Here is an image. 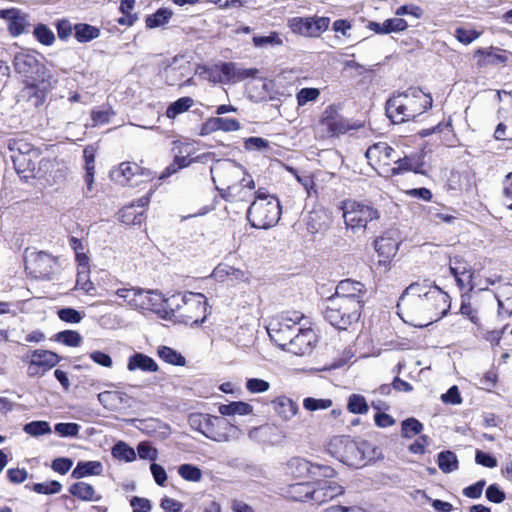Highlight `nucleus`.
I'll use <instances>...</instances> for the list:
<instances>
[{
	"label": "nucleus",
	"mask_w": 512,
	"mask_h": 512,
	"mask_svg": "<svg viewBox=\"0 0 512 512\" xmlns=\"http://www.w3.org/2000/svg\"><path fill=\"white\" fill-rule=\"evenodd\" d=\"M450 307L449 295L427 280L410 284L401 294L397 304L400 317L405 322L419 327L442 319Z\"/></svg>",
	"instance_id": "obj_1"
},
{
	"label": "nucleus",
	"mask_w": 512,
	"mask_h": 512,
	"mask_svg": "<svg viewBox=\"0 0 512 512\" xmlns=\"http://www.w3.org/2000/svg\"><path fill=\"white\" fill-rule=\"evenodd\" d=\"M13 67L20 74L27 88V93L35 106L41 105L47 93L56 85L57 79L52 72L43 65L35 51L24 50L15 54Z\"/></svg>",
	"instance_id": "obj_2"
},
{
	"label": "nucleus",
	"mask_w": 512,
	"mask_h": 512,
	"mask_svg": "<svg viewBox=\"0 0 512 512\" xmlns=\"http://www.w3.org/2000/svg\"><path fill=\"white\" fill-rule=\"evenodd\" d=\"M432 98L416 87L394 94L386 102L387 116L393 123H403L415 119L431 108Z\"/></svg>",
	"instance_id": "obj_3"
},
{
	"label": "nucleus",
	"mask_w": 512,
	"mask_h": 512,
	"mask_svg": "<svg viewBox=\"0 0 512 512\" xmlns=\"http://www.w3.org/2000/svg\"><path fill=\"white\" fill-rule=\"evenodd\" d=\"M169 315L186 325L202 324L208 315L206 297L201 293L186 292L168 298Z\"/></svg>",
	"instance_id": "obj_4"
},
{
	"label": "nucleus",
	"mask_w": 512,
	"mask_h": 512,
	"mask_svg": "<svg viewBox=\"0 0 512 512\" xmlns=\"http://www.w3.org/2000/svg\"><path fill=\"white\" fill-rule=\"evenodd\" d=\"M281 215L279 199L260 188L255 192L254 201L247 210V219L252 227L269 229L274 227Z\"/></svg>",
	"instance_id": "obj_5"
},
{
	"label": "nucleus",
	"mask_w": 512,
	"mask_h": 512,
	"mask_svg": "<svg viewBox=\"0 0 512 512\" xmlns=\"http://www.w3.org/2000/svg\"><path fill=\"white\" fill-rule=\"evenodd\" d=\"M367 442L358 443L349 436H336L329 445V453L339 461L351 467H362L366 463Z\"/></svg>",
	"instance_id": "obj_6"
},
{
	"label": "nucleus",
	"mask_w": 512,
	"mask_h": 512,
	"mask_svg": "<svg viewBox=\"0 0 512 512\" xmlns=\"http://www.w3.org/2000/svg\"><path fill=\"white\" fill-rule=\"evenodd\" d=\"M362 308L356 307L354 302L329 297L324 302L323 315L326 321L340 330H346L351 324L357 322Z\"/></svg>",
	"instance_id": "obj_7"
},
{
	"label": "nucleus",
	"mask_w": 512,
	"mask_h": 512,
	"mask_svg": "<svg viewBox=\"0 0 512 512\" xmlns=\"http://www.w3.org/2000/svg\"><path fill=\"white\" fill-rule=\"evenodd\" d=\"M340 209L343 211L346 228L353 233L364 231L369 222L380 217L379 211L373 206L353 200L342 201Z\"/></svg>",
	"instance_id": "obj_8"
},
{
	"label": "nucleus",
	"mask_w": 512,
	"mask_h": 512,
	"mask_svg": "<svg viewBox=\"0 0 512 512\" xmlns=\"http://www.w3.org/2000/svg\"><path fill=\"white\" fill-rule=\"evenodd\" d=\"M303 321H305V317L300 312L283 314L269 322L267 332L271 340L284 350Z\"/></svg>",
	"instance_id": "obj_9"
},
{
	"label": "nucleus",
	"mask_w": 512,
	"mask_h": 512,
	"mask_svg": "<svg viewBox=\"0 0 512 512\" xmlns=\"http://www.w3.org/2000/svg\"><path fill=\"white\" fill-rule=\"evenodd\" d=\"M8 148L18 173L25 174L36 169L40 152L32 144L23 139H10L8 141Z\"/></svg>",
	"instance_id": "obj_10"
},
{
	"label": "nucleus",
	"mask_w": 512,
	"mask_h": 512,
	"mask_svg": "<svg viewBox=\"0 0 512 512\" xmlns=\"http://www.w3.org/2000/svg\"><path fill=\"white\" fill-rule=\"evenodd\" d=\"M247 171L231 160L219 161L211 167V175L220 195L235 183L244 180Z\"/></svg>",
	"instance_id": "obj_11"
},
{
	"label": "nucleus",
	"mask_w": 512,
	"mask_h": 512,
	"mask_svg": "<svg viewBox=\"0 0 512 512\" xmlns=\"http://www.w3.org/2000/svg\"><path fill=\"white\" fill-rule=\"evenodd\" d=\"M21 361L27 364V375L31 378L42 377L46 372L55 367L60 357L45 349L28 350L23 356Z\"/></svg>",
	"instance_id": "obj_12"
},
{
	"label": "nucleus",
	"mask_w": 512,
	"mask_h": 512,
	"mask_svg": "<svg viewBox=\"0 0 512 512\" xmlns=\"http://www.w3.org/2000/svg\"><path fill=\"white\" fill-rule=\"evenodd\" d=\"M110 177L121 185L134 187L152 180L153 174L149 169L143 168L135 162H122L111 171Z\"/></svg>",
	"instance_id": "obj_13"
},
{
	"label": "nucleus",
	"mask_w": 512,
	"mask_h": 512,
	"mask_svg": "<svg viewBox=\"0 0 512 512\" xmlns=\"http://www.w3.org/2000/svg\"><path fill=\"white\" fill-rule=\"evenodd\" d=\"M395 151L386 142L371 145L365 153L370 166L382 177H391V162H394Z\"/></svg>",
	"instance_id": "obj_14"
},
{
	"label": "nucleus",
	"mask_w": 512,
	"mask_h": 512,
	"mask_svg": "<svg viewBox=\"0 0 512 512\" xmlns=\"http://www.w3.org/2000/svg\"><path fill=\"white\" fill-rule=\"evenodd\" d=\"M330 18L328 17H292L288 19L287 26L292 33L316 38L329 28Z\"/></svg>",
	"instance_id": "obj_15"
},
{
	"label": "nucleus",
	"mask_w": 512,
	"mask_h": 512,
	"mask_svg": "<svg viewBox=\"0 0 512 512\" xmlns=\"http://www.w3.org/2000/svg\"><path fill=\"white\" fill-rule=\"evenodd\" d=\"M205 426L202 434L212 441L230 442L239 438L237 427L220 417L209 415Z\"/></svg>",
	"instance_id": "obj_16"
},
{
	"label": "nucleus",
	"mask_w": 512,
	"mask_h": 512,
	"mask_svg": "<svg viewBox=\"0 0 512 512\" xmlns=\"http://www.w3.org/2000/svg\"><path fill=\"white\" fill-rule=\"evenodd\" d=\"M304 322H307L306 320ZM317 342V335L306 323H300L299 329L294 332L292 339L284 349L294 355L302 356L310 353Z\"/></svg>",
	"instance_id": "obj_17"
},
{
	"label": "nucleus",
	"mask_w": 512,
	"mask_h": 512,
	"mask_svg": "<svg viewBox=\"0 0 512 512\" xmlns=\"http://www.w3.org/2000/svg\"><path fill=\"white\" fill-rule=\"evenodd\" d=\"M324 478L317 479L314 482V487H308V493L312 494V501L318 505L333 500L344 493L343 486L332 480V477Z\"/></svg>",
	"instance_id": "obj_18"
},
{
	"label": "nucleus",
	"mask_w": 512,
	"mask_h": 512,
	"mask_svg": "<svg viewBox=\"0 0 512 512\" xmlns=\"http://www.w3.org/2000/svg\"><path fill=\"white\" fill-rule=\"evenodd\" d=\"M289 469L296 478L334 477L335 471L329 466L313 464L305 459L295 458L289 462Z\"/></svg>",
	"instance_id": "obj_19"
},
{
	"label": "nucleus",
	"mask_w": 512,
	"mask_h": 512,
	"mask_svg": "<svg viewBox=\"0 0 512 512\" xmlns=\"http://www.w3.org/2000/svg\"><path fill=\"white\" fill-rule=\"evenodd\" d=\"M138 309L148 310L167 318L169 315L168 298L158 290H145L140 288Z\"/></svg>",
	"instance_id": "obj_20"
},
{
	"label": "nucleus",
	"mask_w": 512,
	"mask_h": 512,
	"mask_svg": "<svg viewBox=\"0 0 512 512\" xmlns=\"http://www.w3.org/2000/svg\"><path fill=\"white\" fill-rule=\"evenodd\" d=\"M364 285L361 282L345 279L338 283L335 293L331 296L337 300L354 302L356 307H363Z\"/></svg>",
	"instance_id": "obj_21"
},
{
	"label": "nucleus",
	"mask_w": 512,
	"mask_h": 512,
	"mask_svg": "<svg viewBox=\"0 0 512 512\" xmlns=\"http://www.w3.org/2000/svg\"><path fill=\"white\" fill-rule=\"evenodd\" d=\"M27 269L31 270V273L38 278H50L56 265V260L50 254L39 251L32 252L26 259Z\"/></svg>",
	"instance_id": "obj_22"
},
{
	"label": "nucleus",
	"mask_w": 512,
	"mask_h": 512,
	"mask_svg": "<svg viewBox=\"0 0 512 512\" xmlns=\"http://www.w3.org/2000/svg\"><path fill=\"white\" fill-rule=\"evenodd\" d=\"M192 66L184 55L175 56L164 69V75L169 85H175L183 78L190 76Z\"/></svg>",
	"instance_id": "obj_23"
},
{
	"label": "nucleus",
	"mask_w": 512,
	"mask_h": 512,
	"mask_svg": "<svg viewBox=\"0 0 512 512\" xmlns=\"http://www.w3.org/2000/svg\"><path fill=\"white\" fill-rule=\"evenodd\" d=\"M254 189L255 182L251 175L247 174L244 180L235 183L220 196L228 202H246L252 197Z\"/></svg>",
	"instance_id": "obj_24"
},
{
	"label": "nucleus",
	"mask_w": 512,
	"mask_h": 512,
	"mask_svg": "<svg viewBox=\"0 0 512 512\" xmlns=\"http://www.w3.org/2000/svg\"><path fill=\"white\" fill-rule=\"evenodd\" d=\"M0 19L7 21L8 31L13 37L26 33L29 27L28 15L16 8L0 10Z\"/></svg>",
	"instance_id": "obj_25"
},
{
	"label": "nucleus",
	"mask_w": 512,
	"mask_h": 512,
	"mask_svg": "<svg viewBox=\"0 0 512 512\" xmlns=\"http://www.w3.org/2000/svg\"><path fill=\"white\" fill-rule=\"evenodd\" d=\"M213 277L220 282L230 285H236L241 282H249L251 275L248 271H244L228 264H219L212 273Z\"/></svg>",
	"instance_id": "obj_26"
},
{
	"label": "nucleus",
	"mask_w": 512,
	"mask_h": 512,
	"mask_svg": "<svg viewBox=\"0 0 512 512\" xmlns=\"http://www.w3.org/2000/svg\"><path fill=\"white\" fill-rule=\"evenodd\" d=\"M479 67L488 65L507 64L512 59V53L498 48L478 49L474 55Z\"/></svg>",
	"instance_id": "obj_27"
},
{
	"label": "nucleus",
	"mask_w": 512,
	"mask_h": 512,
	"mask_svg": "<svg viewBox=\"0 0 512 512\" xmlns=\"http://www.w3.org/2000/svg\"><path fill=\"white\" fill-rule=\"evenodd\" d=\"M320 123L329 136L344 134L350 128L348 123L332 107H328L323 112Z\"/></svg>",
	"instance_id": "obj_28"
},
{
	"label": "nucleus",
	"mask_w": 512,
	"mask_h": 512,
	"mask_svg": "<svg viewBox=\"0 0 512 512\" xmlns=\"http://www.w3.org/2000/svg\"><path fill=\"white\" fill-rule=\"evenodd\" d=\"M178 149V154L175 155L173 163L166 167L159 176V179L168 178L178 170L188 167L193 162V159H191L190 156L193 154L194 148L190 144L180 143Z\"/></svg>",
	"instance_id": "obj_29"
},
{
	"label": "nucleus",
	"mask_w": 512,
	"mask_h": 512,
	"mask_svg": "<svg viewBox=\"0 0 512 512\" xmlns=\"http://www.w3.org/2000/svg\"><path fill=\"white\" fill-rule=\"evenodd\" d=\"M98 401L111 411H117L122 408L132 406V398L120 391H104L97 395Z\"/></svg>",
	"instance_id": "obj_30"
},
{
	"label": "nucleus",
	"mask_w": 512,
	"mask_h": 512,
	"mask_svg": "<svg viewBox=\"0 0 512 512\" xmlns=\"http://www.w3.org/2000/svg\"><path fill=\"white\" fill-rule=\"evenodd\" d=\"M127 369L130 372L140 370L142 372L154 373L159 370V366L150 356L136 352L128 358Z\"/></svg>",
	"instance_id": "obj_31"
},
{
	"label": "nucleus",
	"mask_w": 512,
	"mask_h": 512,
	"mask_svg": "<svg viewBox=\"0 0 512 512\" xmlns=\"http://www.w3.org/2000/svg\"><path fill=\"white\" fill-rule=\"evenodd\" d=\"M494 297L498 302L499 314H512V284L502 283L494 292Z\"/></svg>",
	"instance_id": "obj_32"
},
{
	"label": "nucleus",
	"mask_w": 512,
	"mask_h": 512,
	"mask_svg": "<svg viewBox=\"0 0 512 512\" xmlns=\"http://www.w3.org/2000/svg\"><path fill=\"white\" fill-rule=\"evenodd\" d=\"M450 271L461 289L468 288L469 284L473 282L475 273L472 272L470 268H468L467 264L460 259H455V261L450 265Z\"/></svg>",
	"instance_id": "obj_33"
},
{
	"label": "nucleus",
	"mask_w": 512,
	"mask_h": 512,
	"mask_svg": "<svg viewBox=\"0 0 512 512\" xmlns=\"http://www.w3.org/2000/svg\"><path fill=\"white\" fill-rule=\"evenodd\" d=\"M276 414L283 420H291L298 412V405L286 396H279L273 401Z\"/></svg>",
	"instance_id": "obj_34"
},
{
	"label": "nucleus",
	"mask_w": 512,
	"mask_h": 512,
	"mask_svg": "<svg viewBox=\"0 0 512 512\" xmlns=\"http://www.w3.org/2000/svg\"><path fill=\"white\" fill-rule=\"evenodd\" d=\"M394 164L395 166L392 167L391 176L408 171L418 172L423 165L420 157L416 155H409L404 158L395 157Z\"/></svg>",
	"instance_id": "obj_35"
},
{
	"label": "nucleus",
	"mask_w": 512,
	"mask_h": 512,
	"mask_svg": "<svg viewBox=\"0 0 512 512\" xmlns=\"http://www.w3.org/2000/svg\"><path fill=\"white\" fill-rule=\"evenodd\" d=\"M69 492L74 497L86 502H98L101 495L97 494L94 487L86 482H76L69 487Z\"/></svg>",
	"instance_id": "obj_36"
},
{
	"label": "nucleus",
	"mask_w": 512,
	"mask_h": 512,
	"mask_svg": "<svg viewBox=\"0 0 512 512\" xmlns=\"http://www.w3.org/2000/svg\"><path fill=\"white\" fill-rule=\"evenodd\" d=\"M103 472V465L100 461H80L72 471L74 479H81L88 476H98Z\"/></svg>",
	"instance_id": "obj_37"
},
{
	"label": "nucleus",
	"mask_w": 512,
	"mask_h": 512,
	"mask_svg": "<svg viewBox=\"0 0 512 512\" xmlns=\"http://www.w3.org/2000/svg\"><path fill=\"white\" fill-rule=\"evenodd\" d=\"M253 412V406L247 402L235 401L219 406V413L223 416H245Z\"/></svg>",
	"instance_id": "obj_38"
},
{
	"label": "nucleus",
	"mask_w": 512,
	"mask_h": 512,
	"mask_svg": "<svg viewBox=\"0 0 512 512\" xmlns=\"http://www.w3.org/2000/svg\"><path fill=\"white\" fill-rule=\"evenodd\" d=\"M98 27L87 23H78L74 26V36L79 43H87L100 36Z\"/></svg>",
	"instance_id": "obj_39"
},
{
	"label": "nucleus",
	"mask_w": 512,
	"mask_h": 512,
	"mask_svg": "<svg viewBox=\"0 0 512 512\" xmlns=\"http://www.w3.org/2000/svg\"><path fill=\"white\" fill-rule=\"evenodd\" d=\"M460 313L475 326L473 333L475 336H479L483 332V325L478 310L470 302H463L460 307Z\"/></svg>",
	"instance_id": "obj_40"
},
{
	"label": "nucleus",
	"mask_w": 512,
	"mask_h": 512,
	"mask_svg": "<svg viewBox=\"0 0 512 512\" xmlns=\"http://www.w3.org/2000/svg\"><path fill=\"white\" fill-rule=\"evenodd\" d=\"M173 16L172 10L168 8H160L154 14L149 15L145 19V25L149 29H154L167 24Z\"/></svg>",
	"instance_id": "obj_41"
},
{
	"label": "nucleus",
	"mask_w": 512,
	"mask_h": 512,
	"mask_svg": "<svg viewBox=\"0 0 512 512\" xmlns=\"http://www.w3.org/2000/svg\"><path fill=\"white\" fill-rule=\"evenodd\" d=\"M437 464L443 473H451L458 469V459L452 451H442L438 454Z\"/></svg>",
	"instance_id": "obj_42"
},
{
	"label": "nucleus",
	"mask_w": 512,
	"mask_h": 512,
	"mask_svg": "<svg viewBox=\"0 0 512 512\" xmlns=\"http://www.w3.org/2000/svg\"><path fill=\"white\" fill-rule=\"evenodd\" d=\"M157 354L160 359L171 365L184 366L186 364L185 357L171 347L160 346Z\"/></svg>",
	"instance_id": "obj_43"
},
{
	"label": "nucleus",
	"mask_w": 512,
	"mask_h": 512,
	"mask_svg": "<svg viewBox=\"0 0 512 512\" xmlns=\"http://www.w3.org/2000/svg\"><path fill=\"white\" fill-rule=\"evenodd\" d=\"M120 219L126 225H140L143 221V210L137 211L131 204L120 211Z\"/></svg>",
	"instance_id": "obj_44"
},
{
	"label": "nucleus",
	"mask_w": 512,
	"mask_h": 512,
	"mask_svg": "<svg viewBox=\"0 0 512 512\" xmlns=\"http://www.w3.org/2000/svg\"><path fill=\"white\" fill-rule=\"evenodd\" d=\"M253 45L257 48H265V47H276L283 45V39L281 34L273 31L270 32L267 36H254L252 38Z\"/></svg>",
	"instance_id": "obj_45"
},
{
	"label": "nucleus",
	"mask_w": 512,
	"mask_h": 512,
	"mask_svg": "<svg viewBox=\"0 0 512 512\" xmlns=\"http://www.w3.org/2000/svg\"><path fill=\"white\" fill-rule=\"evenodd\" d=\"M347 410L352 414H366L369 410V405L363 395L351 394L348 397Z\"/></svg>",
	"instance_id": "obj_46"
},
{
	"label": "nucleus",
	"mask_w": 512,
	"mask_h": 512,
	"mask_svg": "<svg viewBox=\"0 0 512 512\" xmlns=\"http://www.w3.org/2000/svg\"><path fill=\"white\" fill-rule=\"evenodd\" d=\"M139 293L140 288L137 287L119 288L115 291V294L134 310L138 309Z\"/></svg>",
	"instance_id": "obj_47"
},
{
	"label": "nucleus",
	"mask_w": 512,
	"mask_h": 512,
	"mask_svg": "<svg viewBox=\"0 0 512 512\" xmlns=\"http://www.w3.org/2000/svg\"><path fill=\"white\" fill-rule=\"evenodd\" d=\"M36 40L45 46H51L55 42L54 32L45 24L39 23L33 29Z\"/></svg>",
	"instance_id": "obj_48"
},
{
	"label": "nucleus",
	"mask_w": 512,
	"mask_h": 512,
	"mask_svg": "<svg viewBox=\"0 0 512 512\" xmlns=\"http://www.w3.org/2000/svg\"><path fill=\"white\" fill-rule=\"evenodd\" d=\"M193 105V99L190 97H182L171 103L167 110L166 116L168 118H175L177 115L187 111Z\"/></svg>",
	"instance_id": "obj_49"
},
{
	"label": "nucleus",
	"mask_w": 512,
	"mask_h": 512,
	"mask_svg": "<svg viewBox=\"0 0 512 512\" xmlns=\"http://www.w3.org/2000/svg\"><path fill=\"white\" fill-rule=\"evenodd\" d=\"M308 487H314V482L295 483L291 485L290 494L297 501H312V494L308 493Z\"/></svg>",
	"instance_id": "obj_50"
},
{
	"label": "nucleus",
	"mask_w": 512,
	"mask_h": 512,
	"mask_svg": "<svg viewBox=\"0 0 512 512\" xmlns=\"http://www.w3.org/2000/svg\"><path fill=\"white\" fill-rule=\"evenodd\" d=\"M423 430V425L416 418H408L401 424V435L404 438H412Z\"/></svg>",
	"instance_id": "obj_51"
},
{
	"label": "nucleus",
	"mask_w": 512,
	"mask_h": 512,
	"mask_svg": "<svg viewBox=\"0 0 512 512\" xmlns=\"http://www.w3.org/2000/svg\"><path fill=\"white\" fill-rule=\"evenodd\" d=\"M112 455L119 460L131 462L136 459V453L133 448L129 447L124 442L117 443L112 449Z\"/></svg>",
	"instance_id": "obj_52"
},
{
	"label": "nucleus",
	"mask_w": 512,
	"mask_h": 512,
	"mask_svg": "<svg viewBox=\"0 0 512 512\" xmlns=\"http://www.w3.org/2000/svg\"><path fill=\"white\" fill-rule=\"evenodd\" d=\"M23 430L25 433L34 437L51 433V427L47 421H32L27 423Z\"/></svg>",
	"instance_id": "obj_53"
},
{
	"label": "nucleus",
	"mask_w": 512,
	"mask_h": 512,
	"mask_svg": "<svg viewBox=\"0 0 512 512\" xmlns=\"http://www.w3.org/2000/svg\"><path fill=\"white\" fill-rule=\"evenodd\" d=\"M56 339L62 344L69 347H78L82 342L81 335L74 330H65L59 332L56 336Z\"/></svg>",
	"instance_id": "obj_54"
},
{
	"label": "nucleus",
	"mask_w": 512,
	"mask_h": 512,
	"mask_svg": "<svg viewBox=\"0 0 512 512\" xmlns=\"http://www.w3.org/2000/svg\"><path fill=\"white\" fill-rule=\"evenodd\" d=\"M178 474L186 481L198 482L202 478L201 470L191 464H182L178 468Z\"/></svg>",
	"instance_id": "obj_55"
},
{
	"label": "nucleus",
	"mask_w": 512,
	"mask_h": 512,
	"mask_svg": "<svg viewBox=\"0 0 512 512\" xmlns=\"http://www.w3.org/2000/svg\"><path fill=\"white\" fill-rule=\"evenodd\" d=\"M90 270H79L77 273L76 287L89 295H94L96 289L89 279Z\"/></svg>",
	"instance_id": "obj_56"
},
{
	"label": "nucleus",
	"mask_w": 512,
	"mask_h": 512,
	"mask_svg": "<svg viewBox=\"0 0 512 512\" xmlns=\"http://www.w3.org/2000/svg\"><path fill=\"white\" fill-rule=\"evenodd\" d=\"M407 22L402 18L387 19L383 23V28L376 30L377 33L387 34L390 32H400L407 28Z\"/></svg>",
	"instance_id": "obj_57"
},
{
	"label": "nucleus",
	"mask_w": 512,
	"mask_h": 512,
	"mask_svg": "<svg viewBox=\"0 0 512 512\" xmlns=\"http://www.w3.org/2000/svg\"><path fill=\"white\" fill-rule=\"evenodd\" d=\"M62 489V485L60 482L56 480L44 482V483H36L33 485V490L38 494H56L59 493Z\"/></svg>",
	"instance_id": "obj_58"
},
{
	"label": "nucleus",
	"mask_w": 512,
	"mask_h": 512,
	"mask_svg": "<svg viewBox=\"0 0 512 512\" xmlns=\"http://www.w3.org/2000/svg\"><path fill=\"white\" fill-rule=\"evenodd\" d=\"M499 281V278L494 276L482 278L479 274H474L473 282L469 284L468 288L470 290L477 289L479 291H484L489 288L490 285H495Z\"/></svg>",
	"instance_id": "obj_59"
},
{
	"label": "nucleus",
	"mask_w": 512,
	"mask_h": 512,
	"mask_svg": "<svg viewBox=\"0 0 512 512\" xmlns=\"http://www.w3.org/2000/svg\"><path fill=\"white\" fill-rule=\"evenodd\" d=\"M303 406L308 411L325 410L332 406V401L330 399L307 397L303 400Z\"/></svg>",
	"instance_id": "obj_60"
},
{
	"label": "nucleus",
	"mask_w": 512,
	"mask_h": 512,
	"mask_svg": "<svg viewBox=\"0 0 512 512\" xmlns=\"http://www.w3.org/2000/svg\"><path fill=\"white\" fill-rule=\"evenodd\" d=\"M246 389L252 394L264 393L270 389V383L260 378H249L245 384Z\"/></svg>",
	"instance_id": "obj_61"
},
{
	"label": "nucleus",
	"mask_w": 512,
	"mask_h": 512,
	"mask_svg": "<svg viewBox=\"0 0 512 512\" xmlns=\"http://www.w3.org/2000/svg\"><path fill=\"white\" fill-rule=\"evenodd\" d=\"M320 95V91L317 88H302L297 93V103L299 106H304L308 102L316 101Z\"/></svg>",
	"instance_id": "obj_62"
},
{
	"label": "nucleus",
	"mask_w": 512,
	"mask_h": 512,
	"mask_svg": "<svg viewBox=\"0 0 512 512\" xmlns=\"http://www.w3.org/2000/svg\"><path fill=\"white\" fill-rule=\"evenodd\" d=\"M57 315L60 320L72 324H77L83 319L81 313L73 308H62L58 310Z\"/></svg>",
	"instance_id": "obj_63"
},
{
	"label": "nucleus",
	"mask_w": 512,
	"mask_h": 512,
	"mask_svg": "<svg viewBox=\"0 0 512 512\" xmlns=\"http://www.w3.org/2000/svg\"><path fill=\"white\" fill-rule=\"evenodd\" d=\"M503 202L512 210V172L503 181Z\"/></svg>",
	"instance_id": "obj_64"
}]
</instances>
